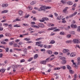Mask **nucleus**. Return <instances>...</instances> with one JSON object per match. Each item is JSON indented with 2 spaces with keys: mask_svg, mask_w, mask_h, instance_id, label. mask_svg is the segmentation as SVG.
<instances>
[{
  "mask_svg": "<svg viewBox=\"0 0 80 80\" xmlns=\"http://www.w3.org/2000/svg\"><path fill=\"white\" fill-rule=\"evenodd\" d=\"M43 10L44 12L46 11L45 6H42L39 9H38L39 11H42Z\"/></svg>",
  "mask_w": 80,
  "mask_h": 80,
  "instance_id": "f257e3e1",
  "label": "nucleus"
},
{
  "mask_svg": "<svg viewBox=\"0 0 80 80\" xmlns=\"http://www.w3.org/2000/svg\"><path fill=\"white\" fill-rule=\"evenodd\" d=\"M49 20L48 18L47 17L42 18V20H40V22H45V20L47 21Z\"/></svg>",
  "mask_w": 80,
  "mask_h": 80,
  "instance_id": "f03ea898",
  "label": "nucleus"
},
{
  "mask_svg": "<svg viewBox=\"0 0 80 80\" xmlns=\"http://www.w3.org/2000/svg\"><path fill=\"white\" fill-rule=\"evenodd\" d=\"M62 60L63 61L62 62V64L64 65L66 63V58L63 57L62 58Z\"/></svg>",
  "mask_w": 80,
  "mask_h": 80,
  "instance_id": "7ed1b4c3",
  "label": "nucleus"
},
{
  "mask_svg": "<svg viewBox=\"0 0 80 80\" xmlns=\"http://www.w3.org/2000/svg\"><path fill=\"white\" fill-rule=\"evenodd\" d=\"M73 42L74 43H79L80 42L78 39H74L73 40Z\"/></svg>",
  "mask_w": 80,
  "mask_h": 80,
  "instance_id": "20e7f679",
  "label": "nucleus"
},
{
  "mask_svg": "<svg viewBox=\"0 0 80 80\" xmlns=\"http://www.w3.org/2000/svg\"><path fill=\"white\" fill-rule=\"evenodd\" d=\"M71 27L72 28H76L77 27V25L76 24H72L71 25Z\"/></svg>",
  "mask_w": 80,
  "mask_h": 80,
  "instance_id": "39448f33",
  "label": "nucleus"
},
{
  "mask_svg": "<svg viewBox=\"0 0 80 80\" xmlns=\"http://www.w3.org/2000/svg\"><path fill=\"white\" fill-rule=\"evenodd\" d=\"M63 53H66L68 52H69V50L66 49H64L63 51Z\"/></svg>",
  "mask_w": 80,
  "mask_h": 80,
  "instance_id": "423d86ee",
  "label": "nucleus"
},
{
  "mask_svg": "<svg viewBox=\"0 0 80 80\" xmlns=\"http://www.w3.org/2000/svg\"><path fill=\"white\" fill-rule=\"evenodd\" d=\"M38 25L40 27H41V28H43V27H44V25L41 23H38Z\"/></svg>",
  "mask_w": 80,
  "mask_h": 80,
  "instance_id": "0eeeda50",
  "label": "nucleus"
},
{
  "mask_svg": "<svg viewBox=\"0 0 80 80\" xmlns=\"http://www.w3.org/2000/svg\"><path fill=\"white\" fill-rule=\"evenodd\" d=\"M76 55V53L73 52L71 54L70 56L71 57H75Z\"/></svg>",
  "mask_w": 80,
  "mask_h": 80,
  "instance_id": "6e6552de",
  "label": "nucleus"
},
{
  "mask_svg": "<svg viewBox=\"0 0 80 80\" xmlns=\"http://www.w3.org/2000/svg\"><path fill=\"white\" fill-rule=\"evenodd\" d=\"M19 14L20 16L22 15H23V12L22 10H19L18 11Z\"/></svg>",
  "mask_w": 80,
  "mask_h": 80,
  "instance_id": "1a4fd4ad",
  "label": "nucleus"
},
{
  "mask_svg": "<svg viewBox=\"0 0 80 80\" xmlns=\"http://www.w3.org/2000/svg\"><path fill=\"white\" fill-rule=\"evenodd\" d=\"M77 14V12H75L74 13L72 14L71 16H70V17H73V16H75V15H76Z\"/></svg>",
  "mask_w": 80,
  "mask_h": 80,
  "instance_id": "9d476101",
  "label": "nucleus"
},
{
  "mask_svg": "<svg viewBox=\"0 0 80 80\" xmlns=\"http://www.w3.org/2000/svg\"><path fill=\"white\" fill-rule=\"evenodd\" d=\"M8 4H3L2 5V7H8Z\"/></svg>",
  "mask_w": 80,
  "mask_h": 80,
  "instance_id": "9b49d317",
  "label": "nucleus"
},
{
  "mask_svg": "<svg viewBox=\"0 0 80 80\" xmlns=\"http://www.w3.org/2000/svg\"><path fill=\"white\" fill-rule=\"evenodd\" d=\"M5 35L6 37H10L11 36V34L10 33H5Z\"/></svg>",
  "mask_w": 80,
  "mask_h": 80,
  "instance_id": "f8f14e48",
  "label": "nucleus"
},
{
  "mask_svg": "<svg viewBox=\"0 0 80 80\" xmlns=\"http://www.w3.org/2000/svg\"><path fill=\"white\" fill-rule=\"evenodd\" d=\"M23 52L24 53V54H25L26 55H27V48H25L24 49Z\"/></svg>",
  "mask_w": 80,
  "mask_h": 80,
  "instance_id": "ddd939ff",
  "label": "nucleus"
},
{
  "mask_svg": "<svg viewBox=\"0 0 80 80\" xmlns=\"http://www.w3.org/2000/svg\"><path fill=\"white\" fill-rule=\"evenodd\" d=\"M47 53H48V54H52V51L50 50H48L47 51Z\"/></svg>",
  "mask_w": 80,
  "mask_h": 80,
  "instance_id": "4468645a",
  "label": "nucleus"
},
{
  "mask_svg": "<svg viewBox=\"0 0 80 80\" xmlns=\"http://www.w3.org/2000/svg\"><path fill=\"white\" fill-rule=\"evenodd\" d=\"M46 62L45 61H41V63L43 65H45L46 63Z\"/></svg>",
  "mask_w": 80,
  "mask_h": 80,
  "instance_id": "2eb2a0df",
  "label": "nucleus"
},
{
  "mask_svg": "<svg viewBox=\"0 0 80 80\" xmlns=\"http://www.w3.org/2000/svg\"><path fill=\"white\" fill-rule=\"evenodd\" d=\"M67 3L68 4V5H73V2L71 1H69L67 2Z\"/></svg>",
  "mask_w": 80,
  "mask_h": 80,
  "instance_id": "dca6fc26",
  "label": "nucleus"
},
{
  "mask_svg": "<svg viewBox=\"0 0 80 80\" xmlns=\"http://www.w3.org/2000/svg\"><path fill=\"white\" fill-rule=\"evenodd\" d=\"M14 43V41H13L11 42H10L9 43V45L12 46L13 45V44Z\"/></svg>",
  "mask_w": 80,
  "mask_h": 80,
  "instance_id": "f3484780",
  "label": "nucleus"
},
{
  "mask_svg": "<svg viewBox=\"0 0 80 80\" xmlns=\"http://www.w3.org/2000/svg\"><path fill=\"white\" fill-rule=\"evenodd\" d=\"M38 55L37 54H36L34 56V59H36L38 58Z\"/></svg>",
  "mask_w": 80,
  "mask_h": 80,
  "instance_id": "a211bd4d",
  "label": "nucleus"
},
{
  "mask_svg": "<svg viewBox=\"0 0 80 80\" xmlns=\"http://www.w3.org/2000/svg\"><path fill=\"white\" fill-rule=\"evenodd\" d=\"M55 43V42L53 40H52L50 42L51 44H53V43Z\"/></svg>",
  "mask_w": 80,
  "mask_h": 80,
  "instance_id": "6ab92c4d",
  "label": "nucleus"
},
{
  "mask_svg": "<svg viewBox=\"0 0 80 80\" xmlns=\"http://www.w3.org/2000/svg\"><path fill=\"white\" fill-rule=\"evenodd\" d=\"M8 10H5L2 11V13H8Z\"/></svg>",
  "mask_w": 80,
  "mask_h": 80,
  "instance_id": "aec40b11",
  "label": "nucleus"
},
{
  "mask_svg": "<svg viewBox=\"0 0 80 80\" xmlns=\"http://www.w3.org/2000/svg\"><path fill=\"white\" fill-rule=\"evenodd\" d=\"M67 68L68 69V70H71L72 69V68L69 66V65H68L67 66Z\"/></svg>",
  "mask_w": 80,
  "mask_h": 80,
  "instance_id": "412c9836",
  "label": "nucleus"
},
{
  "mask_svg": "<svg viewBox=\"0 0 80 80\" xmlns=\"http://www.w3.org/2000/svg\"><path fill=\"white\" fill-rule=\"evenodd\" d=\"M28 10H32V6H29L28 8Z\"/></svg>",
  "mask_w": 80,
  "mask_h": 80,
  "instance_id": "4be33fe9",
  "label": "nucleus"
},
{
  "mask_svg": "<svg viewBox=\"0 0 80 80\" xmlns=\"http://www.w3.org/2000/svg\"><path fill=\"white\" fill-rule=\"evenodd\" d=\"M60 68L63 70H65L66 69V67L65 66L61 67Z\"/></svg>",
  "mask_w": 80,
  "mask_h": 80,
  "instance_id": "5701e85b",
  "label": "nucleus"
},
{
  "mask_svg": "<svg viewBox=\"0 0 80 80\" xmlns=\"http://www.w3.org/2000/svg\"><path fill=\"white\" fill-rule=\"evenodd\" d=\"M69 71L71 74H73L74 72L72 70H70Z\"/></svg>",
  "mask_w": 80,
  "mask_h": 80,
  "instance_id": "b1692460",
  "label": "nucleus"
},
{
  "mask_svg": "<svg viewBox=\"0 0 80 80\" xmlns=\"http://www.w3.org/2000/svg\"><path fill=\"white\" fill-rule=\"evenodd\" d=\"M50 58H49L47 59H46L45 60V61H46V62H49L50 61Z\"/></svg>",
  "mask_w": 80,
  "mask_h": 80,
  "instance_id": "393cba45",
  "label": "nucleus"
},
{
  "mask_svg": "<svg viewBox=\"0 0 80 80\" xmlns=\"http://www.w3.org/2000/svg\"><path fill=\"white\" fill-rule=\"evenodd\" d=\"M66 43H72V41H67L66 42Z\"/></svg>",
  "mask_w": 80,
  "mask_h": 80,
  "instance_id": "a878e982",
  "label": "nucleus"
},
{
  "mask_svg": "<svg viewBox=\"0 0 80 80\" xmlns=\"http://www.w3.org/2000/svg\"><path fill=\"white\" fill-rule=\"evenodd\" d=\"M57 20H61L62 18H61V16H58L57 18Z\"/></svg>",
  "mask_w": 80,
  "mask_h": 80,
  "instance_id": "bb28decb",
  "label": "nucleus"
},
{
  "mask_svg": "<svg viewBox=\"0 0 80 80\" xmlns=\"http://www.w3.org/2000/svg\"><path fill=\"white\" fill-rule=\"evenodd\" d=\"M1 72H2V73H4V72H5V70L4 69L2 68L1 69Z\"/></svg>",
  "mask_w": 80,
  "mask_h": 80,
  "instance_id": "cd10ccee",
  "label": "nucleus"
},
{
  "mask_svg": "<svg viewBox=\"0 0 80 80\" xmlns=\"http://www.w3.org/2000/svg\"><path fill=\"white\" fill-rule=\"evenodd\" d=\"M61 69L60 68H54V70H60Z\"/></svg>",
  "mask_w": 80,
  "mask_h": 80,
  "instance_id": "c85d7f7f",
  "label": "nucleus"
},
{
  "mask_svg": "<svg viewBox=\"0 0 80 80\" xmlns=\"http://www.w3.org/2000/svg\"><path fill=\"white\" fill-rule=\"evenodd\" d=\"M14 27H20V25L18 26V24H16V25H14Z\"/></svg>",
  "mask_w": 80,
  "mask_h": 80,
  "instance_id": "c756f323",
  "label": "nucleus"
},
{
  "mask_svg": "<svg viewBox=\"0 0 80 80\" xmlns=\"http://www.w3.org/2000/svg\"><path fill=\"white\" fill-rule=\"evenodd\" d=\"M25 40H26V41H29V40H30V38H26L24 39Z\"/></svg>",
  "mask_w": 80,
  "mask_h": 80,
  "instance_id": "7c9ffc66",
  "label": "nucleus"
},
{
  "mask_svg": "<svg viewBox=\"0 0 80 80\" xmlns=\"http://www.w3.org/2000/svg\"><path fill=\"white\" fill-rule=\"evenodd\" d=\"M67 38H70L71 37V35L70 34H69L67 35Z\"/></svg>",
  "mask_w": 80,
  "mask_h": 80,
  "instance_id": "2f4dec72",
  "label": "nucleus"
},
{
  "mask_svg": "<svg viewBox=\"0 0 80 80\" xmlns=\"http://www.w3.org/2000/svg\"><path fill=\"white\" fill-rule=\"evenodd\" d=\"M60 35H63L65 34V33H64L63 32H61L60 33Z\"/></svg>",
  "mask_w": 80,
  "mask_h": 80,
  "instance_id": "473e14b6",
  "label": "nucleus"
},
{
  "mask_svg": "<svg viewBox=\"0 0 80 80\" xmlns=\"http://www.w3.org/2000/svg\"><path fill=\"white\" fill-rule=\"evenodd\" d=\"M77 31L78 32H80V26L78 27V29H77Z\"/></svg>",
  "mask_w": 80,
  "mask_h": 80,
  "instance_id": "72a5a7b5",
  "label": "nucleus"
},
{
  "mask_svg": "<svg viewBox=\"0 0 80 80\" xmlns=\"http://www.w3.org/2000/svg\"><path fill=\"white\" fill-rule=\"evenodd\" d=\"M13 46L14 47H18V45H17V43L14 44Z\"/></svg>",
  "mask_w": 80,
  "mask_h": 80,
  "instance_id": "f704fd0d",
  "label": "nucleus"
},
{
  "mask_svg": "<svg viewBox=\"0 0 80 80\" xmlns=\"http://www.w3.org/2000/svg\"><path fill=\"white\" fill-rule=\"evenodd\" d=\"M51 7H47L46 8V10H47V9H50Z\"/></svg>",
  "mask_w": 80,
  "mask_h": 80,
  "instance_id": "c9c22d12",
  "label": "nucleus"
},
{
  "mask_svg": "<svg viewBox=\"0 0 80 80\" xmlns=\"http://www.w3.org/2000/svg\"><path fill=\"white\" fill-rule=\"evenodd\" d=\"M33 60V58H29L28 60V62H30V61H32Z\"/></svg>",
  "mask_w": 80,
  "mask_h": 80,
  "instance_id": "e433bc0d",
  "label": "nucleus"
},
{
  "mask_svg": "<svg viewBox=\"0 0 80 80\" xmlns=\"http://www.w3.org/2000/svg\"><path fill=\"white\" fill-rule=\"evenodd\" d=\"M61 2H62V3H63V4H64V3H66V1H64L63 0L61 1Z\"/></svg>",
  "mask_w": 80,
  "mask_h": 80,
  "instance_id": "4c0bfd02",
  "label": "nucleus"
},
{
  "mask_svg": "<svg viewBox=\"0 0 80 80\" xmlns=\"http://www.w3.org/2000/svg\"><path fill=\"white\" fill-rule=\"evenodd\" d=\"M0 48H3L5 49V46L0 45Z\"/></svg>",
  "mask_w": 80,
  "mask_h": 80,
  "instance_id": "58836bf2",
  "label": "nucleus"
},
{
  "mask_svg": "<svg viewBox=\"0 0 80 80\" xmlns=\"http://www.w3.org/2000/svg\"><path fill=\"white\" fill-rule=\"evenodd\" d=\"M56 28H57V27H53V28H51V30H54V29H56Z\"/></svg>",
  "mask_w": 80,
  "mask_h": 80,
  "instance_id": "ea45409f",
  "label": "nucleus"
},
{
  "mask_svg": "<svg viewBox=\"0 0 80 80\" xmlns=\"http://www.w3.org/2000/svg\"><path fill=\"white\" fill-rule=\"evenodd\" d=\"M57 31H60L59 29H56L54 30V32H57Z\"/></svg>",
  "mask_w": 80,
  "mask_h": 80,
  "instance_id": "a19ab883",
  "label": "nucleus"
},
{
  "mask_svg": "<svg viewBox=\"0 0 80 80\" xmlns=\"http://www.w3.org/2000/svg\"><path fill=\"white\" fill-rule=\"evenodd\" d=\"M17 66L13 65L12 66V68L13 69H15V68H17Z\"/></svg>",
  "mask_w": 80,
  "mask_h": 80,
  "instance_id": "79ce46f5",
  "label": "nucleus"
},
{
  "mask_svg": "<svg viewBox=\"0 0 80 80\" xmlns=\"http://www.w3.org/2000/svg\"><path fill=\"white\" fill-rule=\"evenodd\" d=\"M52 47V46L49 45L47 47V48H51Z\"/></svg>",
  "mask_w": 80,
  "mask_h": 80,
  "instance_id": "37998d69",
  "label": "nucleus"
},
{
  "mask_svg": "<svg viewBox=\"0 0 80 80\" xmlns=\"http://www.w3.org/2000/svg\"><path fill=\"white\" fill-rule=\"evenodd\" d=\"M41 39H42V38H40L38 39H36V41H38L39 40H41Z\"/></svg>",
  "mask_w": 80,
  "mask_h": 80,
  "instance_id": "c03bdc74",
  "label": "nucleus"
},
{
  "mask_svg": "<svg viewBox=\"0 0 80 80\" xmlns=\"http://www.w3.org/2000/svg\"><path fill=\"white\" fill-rule=\"evenodd\" d=\"M1 43H2V44H7V43L6 42H4L3 41L1 42Z\"/></svg>",
  "mask_w": 80,
  "mask_h": 80,
  "instance_id": "a18cd8bd",
  "label": "nucleus"
},
{
  "mask_svg": "<svg viewBox=\"0 0 80 80\" xmlns=\"http://www.w3.org/2000/svg\"><path fill=\"white\" fill-rule=\"evenodd\" d=\"M8 26L9 28L11 29L12 28V24L9 25Z\"/></svg>",
  "mask_w": 80,
  "mask_h": 80,
  "instance_id": "49530a36",
  "label": "nucleus"
},
{
  "mask_svg": "<svg viewBox=\"0 0 80 80\" xmlns=\"http://www.w3.org/2000/svg\"><path fill=\"white\" fill-rule=\"evenodd\" d=\"M23 25H24V26H26V27H28V26H29V25L27 24H23Z\"/></svg>",
  "mask_w": 80,
  "mask_h": 80,
  "instance_id": "de8ad7c7",
  "label": "nucleus"
},
{
  "mask_svg": "<svg viewBox=\"0 0 80 80\" xmlns=\"http://www.w3.org/2000/svg\"><path fill=\"white\" fill-rule=\"evenodd\" d=\"M48 16H49V17H51V18H52V17H53V15L52 14H50Z\"/></svg>",
  "mask_w": 80,
  "mask_h": 80,
  "instance_id": "09e8293b",
  "label": "nucleus"
},
{
  "mask_svg": "<svg viewBox=\"0 0 80 80\" xmlns=\"http://www.w3.org/2000/svg\"><path fill=\"white\" fill-rule=\"evenodd\" d=\"M71 62L73 63V65H76V64L74 62V60H72Z\"/></svg>",
  "mask_w": 80,
  "mask_h": 80,
  "instance_id": "8fccbe9b",
  "label": "nucleus"
},
{
  "mask_svg": "<svg viewBox=\"0 0 80 80\" xmlns=\"http://www.w3.org/2000/svg\"><path fill=\"white\" fill-rule=\"evenodd\" d=\"M8 50H9V48H6V52H8Z\"/></svg>",
  "mask_w": 80,
  "mask_h": 80,
  "instance_id": "3c124183",
  "label": "nucleus"
},
{
  "mask_svg": "<svg viewBox=\"0 0 80 80\" xmlns=\"http://www.w3.org/2000/svg\"><path fill=\"white\" fill-rule=\"evenodd\" d=\"M30 4L32 5H33L35 4V3H34V2L33 1H32V2H31Z\"/></svg>",
  "mask_w": 80,
  "mask_h": 80,
  "instance_id": "603ef678",
  "label": "nucleus"
},
{
  "mask_svg": "<svg viewBox=\"0 0 80 80\" xmlns=\"http://www.w3.org/2000/svg\"><path fill=\"white\" fill-rule=\"evenodd\" d=\"M36 45H38V47H39V45H40V44L38 43V42H36Z\"/></svg>",
  "mask_w": 80,
  "mask_h": 80,
  "instance_id": "864d4df0",
  "label": "nucleus"
},
{
  "mask_svg": "<svg viewBox=\"0 0 80 80\" xmlns=\"http://www.w3.org/2000/svg\"><path fill=\"white\" fill-rule=\"evenodd\" d=\"M48 66L49 67L51 68H52V67H53V66L51 65L50 64H49Z\"/></svg>",
  "mask_w": 80,
  "mask_h": 80,
  "instance_id": "5fc2aeb1",
  "label": "nucleus"
},
{
  "mask_svg": "<svg viewBox=\"0 0 80 80\" xmlns=\"http://www.w3.org/2000/svg\"><path fill=\"white\" fill-rule=\"evenodd\" d=\"M41 52H45V49H42L41 50Z\"/></svg>",
  "mask_w": 80,
  "mask_h": 80,
  "instance_id": "6e6d98bb",
  "label": "nucleus"
},
{
  "mask_svg": "<svg viewBox=\"0 0 80 80\" xmlns=\"http://www.w3.org/2000/svg\"><path fill=\"white\" fill-rule=\"evenodd\" d=\"M3 28L2 27H0V31H2V30H3Z\"/></svg>",
  "mask_w": 80,
  "mask_h": 80,
  "instance_id": "4d7b16f0",
  "label": "nucleus"
},
{
  "mask_svg": "<svg viewBox=\"0 0 80 80\" xmlns=\"http://www.w3.org/2000/svg\"><path fill=\"white\" fill-rule=\"evenodd\" d=\"M71 33V34H72V35H74V34H75V33L74 31H72Z\"/></svg>",
  "mask_w": 80,
  "mask_h": 80,
  "instance_id": "13d9d810",
  "label": "nucleus"
},
{
  "mask_svg": "<svg viewBox=\"0 0 80 80\" xmlns=\"http://www.w3.org/2000/svg\"><path fill=\"white\" fill-rule=\"evenodd\" d=\"M67 9H65L63 10V12L64 13H65V12H66L67 11Z\"/></svg>",
  "mask_w": 80,
  "mask_h": 80,
  "instance_id": "bf43d9fd",
  "label": "nucleus"
},
{
  "mask_svg": "<svg viewBox=\"0 0 80 80\" xmlns=\"http://www.w3.org/2000/svg\"><path fill=\"white\" fill-rule=\"evenodd\" d=\"M72 6L73 7H76V6H77V4H74Z\"/></svg>",
  "mask_w": 80,
  "mask_h": 80,
  "instance_id": "052dcab7",
  "label": "nucleus"
},
{
  "mask_svg": "<svg viewBox=\"0 0 80 80\" xmlns=\"http://www.w3.org/2000/svg\"><path fill=\"white\" fill-rule=\"evenodd\" d=\"M16 42H20V40L17 39L15 40Z\"/></svg>",
  "mask_w": 80,
  "mask_h": 80,
  "instance_id": "680f3d73",
  "label": "nucleus"
},
{
  "mask_svg": "<svg viewBox=\"0 0 80 80\" xmlns=\"http://www.w3.org/2000/svg\"><path fill=\"white\" fill-rule=\"evenodd\" d=\"M28 30H29V31H31V30H33V29H32V28H30L29 29H28Z\"/></svg>",
  "mask_w": 80,
  "mask_h": 80,
  "instance_id": "e2e57ef3",
  "label": "nucleus"
},
{
  "mask_svg": "<svg viewBox=\"0 0 80 80\" xmlns=\"http://www.w3.org/2000/svg\"><path fill=\"white\" fill-rule=\"evenodd\" d=\"M21 62H25V60L24 59H22L20 61Z\"/></svg>",
  "mask_w": 80,
  "mask_h": 80,
  "instance_id": "0e129e2a",
  "label": "nucleus"
},
{
  "mask_svg": "<svg viewBox=\"0 0 80 80\" xmlns=\"http://www.w3.org/2000/svg\"><path fill=\"white\" fill-rule=\"evenodd\" d=\"M43 32H44L43 31H42L39 32L38 33H43Z\"/></svg>",
  "mask_w": 80,
  "mask_h": 80,
  "instance_id": "69168bd1",
  "label": "nucleus"
},
{
  "mask_svg": "<svg viewBox=\"0 0 80 80\" xmlns=\"http://www.w3.org/2000/svg\"><path fill=\"white\" fill-rule=\"evenodd\" d=\"M77 74H75L74 75V78H77Z\"/></svg>",
  "mask_w": 80,
  "mask_h": 80,
  "instance_id": "338daca9",
  "label": "nucleus"
},
{
  "mask_svg": "<svg viewBox=\"0 0 80 80\" xmlns=\"http://www.w3.org/2000/svg\"><path fill=\"white\" fill-rule=\"evenodd\" d=\"M16 21H21V20L20 19H16Z\"/></svg>",
  "mask_w": 80,
  "mask_h": 80,
  "instance_id": "774afa93",
  "label": "nucleus"
}]
</instances>
